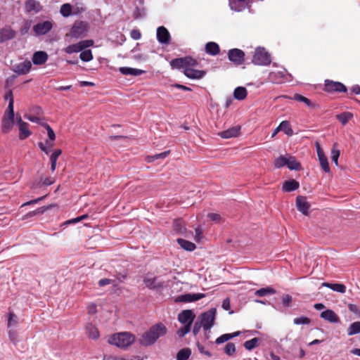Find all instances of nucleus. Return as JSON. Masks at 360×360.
Segmentation results:
<instances>
[{
	"mask_svg": "<svg viewBox=\"0 0 360 360\" xmlns=\"http://www.w3.org/2000/svg\"><path fill=\"white\" fill-rule=\"evenodd\" d=\"M167 333L166 326L162 323H158L144 332L139 342L143 346H150L154 345L159 338L165 335Z\"/></svg>",
	"mask_w": 360,
	"mask_h": 360,
	"instance_id": "nucleus-1",
	"label": "nucleus"
},
{
	"mask_svg": "<svg viewBox=\"0 0 360 360\" xmlns=\"http://www.w3.org/2000/svg\"><path fill=\"white\" fill-rule=\"evenodd\" d=\"M215 316L216 309L214 308L199 315L193 328V335H197L200 328H202L205 332V338H208V333H210L211 328L214 324Z\"/></svg>",
	"mask_w": 360,
	"mask_h": 360,
	"instance_id": "nucleus-2",
	"label": "nucleus"
},
{
	"mask_svg": "<svg viewBox=\"0 0 360 360\" xmlns=\"http://www.w3.org/2000/svg\"><path fill=\"white\" fill-rule=\"evenodd\" d=\"M136 340V336L130 332H120L108 336V344L120 349H125L131 346Z\"/></svg>",
	"mask_w": 360,
	"mask_h": 360,
	"instance_id": "nucleus-3",
	"label": "nucleus"
},
{
	"mask_svg": "<svg viewBox=\"0 0 360 360\" xmlns=\"http://www.w3.org/2000/svg\"><path fill=\"white\" fill-rule=\"evenodd\" d=\"M42 126L46 129L48 139L45 143L39 142L38 146L39 148L44 152L46 154H49L50 149L54 146V141L56 139V134L52 128L46 123L42 124Z\"/></svg>",
	"mask_w": 360,
	"mask_h": 360,
	"instance_id": "nucleus-4",
	"label": "nucleus"
},
{
	"mask_svg": "<svg viewBox=\"0 0 360 360\" xmlns=\"http://www.w3.org/2000/svg\"><path fill=\"white\" fill-rule=\"evenodd\" d=\"M88 31V25L83 21H77L72 25L70 33L66 34V37L72 39H78L84 37Z\"/></svg>",
	"mask_w": 360,
	"mask_h": 360,
	"instance_id": "nucleus-5",
	"label": "nucleus"
},
{
	"mask_svg": "<svg viewBox=\"0 0 360 360\" xmlns=\"http://www.w3.org/2000/svg\"><path fill=\"white\" fill-rule=\"evenodd\" d=\"M14 119V110L13 108V102L8 103V109L2 120V130L4 132H8L13 127Z\"/></svg>",
	"mask_w": 360,
	"mask_h": 360,
	"instance_id": "nucleus-6",
	"label": "nucleus"
},
{
	"mask_svg": "<svg viewBox=\"0 0 360 360\" xmlns=\"http://www.w3.org/2000/svg\"><path fill=\"white\" fill-rule=\"evenodd\" d=\"M255 65H266L271 63L270 55L263 48L256 49L252 58Z\"/></svg>",
	"mask_w": 360,
	"mask_h": 360,
	"instance_id": "nucleus-7",
	"label": "nucleus"
},
{
	"mask_svg": "<svg viewBox=\"0 0 360 360\" xmlns=\"http://www.w3.org/2000/svg\"><path fill=\"white\" fill-rule=\"evenodd\" d=\"M196 60L191 57L176 58L170 62V65L172 68H182L184 70L186 69V68H187L188 65H196Z\"/></svg>",
	"mask_w": 360,
	"mask_h": 360,
	"instance_id": "nucleus-8",
	"label": "nucleus"
},
{
	"mask_svg": "<svg viewBox=\"0 0 360 360\" xmlns=\"http://www.w3.org/2000/svg\"><path fill=\"white\" fill-rule=\"evenodd\" d=\"M143 282L146 286L150 289H158L169 287L168 283L164 281H160L159 278L152 276H147L145 277Z\"/></svg>",
	"mask_w": 360,
	"mask_h": 360,
	"instance_id": "nucleus-9",
	"label": "nucleus"
},
{
	"mask_svg": "<svg viewBox=\"0 0 360 360\" xmlns=\"http://www.w3.org/2000/svg\"><path fill=\"white\" fill-rule=\"evenodd\" d=\"M315 146H316V150L318 159H319V161L321 168L323 169V170L325 172L329 173L330 172V169L328 158H327L326 155H325L323 150L321 147L319 142H316Z\"/></svg>",
	"mask_w": 360,
	"mask_h": 360,
	"instance_id": "nucleus-10",
	"label": "nucleus"
},
{
	"mask_svg": "<svg viewBox=\"0 0 360 360\" xmlns=\"http://www.w3.org/2000/svg\"><path fill=\"white\" fill-rule=\"evenodd\" d=\"M195 318V314L191 309H186L181 311L178 315V321L184 326L191 327Z\"/></svg>",
	"mask_w": 360,
	"mask_h": 360,
	"instance_id": "nucleus-11",
	"label": "nucleus"
},
{
	"mask_svg": "<svg viewBox=\"0 0 360 360\" xmlns=\"http://www.w3.org/2000/svg\"><path fill=\"white\" fill-rule=\"evenodd\" d=\"M325 90L328 92H345L347 91V88L340 82L326 80Z\"/></svg>",
	"mask_w": 360,
	"mask_h": 360,
	"instance_id": "nucleus-12",
	"label": "nucleus"
},
{
	"mask_svg": "<svg viewBox=\"0 0 360 360\" xmlns=\"http://www.w3.org/2000/svg\"><path fill=\"white\" fill-rule=\"evenodd\" d=\"M52 27L53 24L51 21L40 22L33 27V31L37 35H44L48 33Z\"/></svg>",
	"mask_w": 360,
	"mask_h": 360,
	"instance_id": "nucleus-13",
	"label": "nucleus"
},
{
	"mask_svg": "<svg viewBox=\"0 0 360 360\" xmlns=\"http://www.w3.org/2000/svg\"><path fill=\"white\" fill-rule=\"evenodd\" d=\"M228 57L230 61L236 65H240L244 60L245 53L238 49H233L229 50Z\"/></svg>",
	"mask_w": 360,
	"mask_h": 360,
	"instance_id": "nucleus-14",
	"label": "nucleus"
},
{
	"mask_svg": "<svg viewBox=\"0 0 360 360\" xmlns=\"http://www.w3.org/2000/svg\"><path fill=\"white\" fill-rule=\"evenodd\" d=\"M205 297L203 293H187L179 295L175 298L176 302H192Z\"/></svg>",
	"mask_w": 360,
	"mask_h": 360,
	"instance_id": "nucleus-15",
	"label": "nucleus"
},
{
	"mask_svg": "<svg viewBox=\"0 0 360 360\" xmlns=\"http://www.w3.org/2000/svg\"><path fill=\"white\" fill-rule=\"evenodd\" d=\"M17 124L20 131V139L24 140L32 134L31 131L29 129V124L24 122L20 117L17 119Z\"/></svg>",
	"mask_w": 360,
	"mask_h": 360,
	"instance_id": "nucleus-16",
	"label": "nucleus"
},
{
	"mask_svg": "<svg viewBox=\"0 0 360 360\" xmlns=\"http://www.w3.org/2000/svg\"><path fill=\"white\" fill-rule=\"evenodd\" d=\"M296 206L297 210L304 215H308L310 208V204L307 198L304 196H297L296 198Z\"/></svg>",
	"mask_w": 360,
	"mask_h": 360,
	"instance_id": "nucleus-17",
	"label": "nucleus"
},
{
	"mask_svg": "<svg viewBox=\"0 0 360 360\" xmlns=\"http://www.w3.org/2000/svg\"><path fill=\"white\" fill-rule=\"evenodd\" d=\"M193 66L194 65H188L184 70V75L190 79H201L205 75V72L195 70L193 68Z\"/></svg>",
	"mask_w": 360,
	"mask_h": 360,
	"instance_id": "nucleus-18",
	"label": "nucleus"
},
{
	"mask_svg": "<svg viewBox=\"0 0 360 360\" xmlns=\"http://www.w3.org/2000/svg\"><path fill=\"white\" fill-rule=\"evenodd\" d=\"M32 68V63L30 60L22 61L13 67V71L18 75H25L28 73Z\"/></svg>",
	"mask_w": 360,
	"mask_h": 360,
	"instance_id": "nucleus-19",
	"label": "nucleus"
},
{
	"mask_svg": "<svg viewBox=\"0 0 360 360\" xmlns=\"http://www.w3.org/2000/svg\"><path fill=\"white\" fill-rule=\"evenodd\" d=\"M157 39L161 44H169L170 35L168 30L165 27H160L157 30Z\"/></svg>",
	"mask_w": 360,
	"mask_h": 360,
	"instance_id": "nucleus-20",
	"label": "nucleus"
},
{
	"mask_svg": "<svg viewBox=\"0 0 360 360\" xmlns=\"http://www.w3.org/2000/svg\"><path fill=\"white\" fill-rule=\"evenodd\" d=\"M25 8L27 12L32 13H37L41 10L40 3L36 0H27Z\"/></svg>",
	"mask_w": 360,
	"mask_h": 360,
	"instance_id": "nucleus-21",
	"label": "nucleus"
},
{
	"mask_svg": "<svg viewBox=\"0 0 360 360\" xmlns=\"http://www.w3.org/2000/svg\"><path fill=\"white\" fill-rule=\"evenodd\" d=\"M321 317L333 323H338L340 321L338 316L331 309H327L322 311L321 313Z\"/></svg>",
	"mask_w": 360,
	"mask_h": 360,
	"instance_id": "nucleus-22",
	"label": "nucleus"
},
{
	"mask_svg": "<svg viewBox=\"0 0 360 360\" xmlns=\"http://www.w3.org/2000/svg\"><path fill=\"white\" fill-rule=\"evenodd\" d=\"M49 56L45 51H39L32 56V62L34 65H43L48 60Z\"/></svg>",
	"mask_w": 360,
	"mask_h": 360,
	"instance_id": "nucleus-23",
	"label": "nucleus"
},
{
	"mask_svg": "<svg viewBox=\"0 0 360 360\" xmlns=\"http://www.w3.org/2000/svg\"><path fill=\"white\" fill-rule=\"evenodd\" d=\"M240 127H233L227 130L219 132L218 134L223 139H230L237 136L239 134Z\"/></svg>",
	"mask_w": 360,
	"mask_h": 360,
	"instance_id": "nucleus-24",
	"label": "nucleus"
},
{
	"mask_svg": "<svg viewBox=\"0 0 360 360\" xmlns=\"http://www.w3.org/2000/svg\"><path fill=\"white\" fill-rule=\"evenodd\" d=\"M300 186L299 182L295 181V179H290L285 181L282 186V190L284 192H291L297 190Z\"/></svg>",
	"mask_w": 360,
	"mask_h": 360,
	"instance_id": "nucleus-25",
	"label": "nucleus"
},
{
	"mask_svg": "<svg viewBox=\"0 0 360 360\" xmlns=\"http://www.w3.org/2000/svg\"><path fill=\"white\" fill-rule=\"evenodd\" d=\"M119 71L124 75H134V76H139L145 72L144 70L133 68H128V67H121L119 68Z\"/></svg>",
	"mask_w": 360,
	"mask_h": 360,
	"instance_id": "nucleus-26",
	"label": "nucleus"
},
{
	"mask_svg": "<svg viewBox=\"0 0 360 360\" xmlns=\"http://www.w3.org/2000/svg\"><path fill=\"white\" fill-rule=\"evenodd\" d=\"M287 167L290 170H300L301 169L300 163L297 159L290 155H287Z\"/></svg>",
	"mask_w": 360,
	"mask_h": 360,
	"instance_id": "nucleus-27",
	"label": "nucleus"
},
{
	"mask_svg": "<svg viewBox=\"0 0 360 360\" xmlns=\"http://www.w3.org/2000/svg\"><path fill=\"white\" fill-rule=\"evenodd\" d=\"M64 52L67 54H72L81 52L83 51L80 41L70 44L63 49Z\"/></svg>",
	"mask_w": 360,
	"mask_h": 360,
	"instance_id": "nucleus-28",
	"label": "nucleus"
},
{
	"mask_svg": "<svg viewBox=\"0 0 360 360\" xmlns=\"http://www.w3.org/2000/svg\"><path fill=\"white\" fill-rule=\"evenodd\" d=\"M229 1L231 10L241 11L245 9V2L246 0H229Z\"/></svg>",
	"mask_w": 360,
	"mask_h": 360,
	"instance_id": "nucleus-29",
	"label": "nucleus"
},
{
	"mask_svg": "<svg viewBox=\"0 0 360 360\" xmlns=\"http://www.w3.org/2000/svg\"><path fill=\"white\" fill-rule=\"evenodd\" d=\"M322 286L328 287L331 290L340 292L345 293L346 292V286L341 283H323L321 284Z\"/></svg>",
	"mask_w": 360,
	"mask_h": 360,
	"instance_id": "nucleus-30",
	"label": "nucleus"
},
{
	"mask_svg": "<svg viewBox=\"0 0 360 360\" xmlns=\"http://www.w3.org/2000/svg\"><path fill=\"white\" fill-rule=\"evenodd\" d=\"M206 52L212 56H216L219 53V46L215 42H208L205 46Z\"/></svg>",
	"mask_w": 360,
	"mask_h": 360,
	"instance_id": "nucleus-31",
	"label": "nucleus"
},
{
	"mask_svg": "<svg viewBox=\"0 0 360 360\" xmlns=\"http://www.w3.org/2000/svg\"><path fill=\"white\" fill-rule=\"evenodd\" d=\"M353 113L350 112H344L336 115V119L341 122L342 125H345L352 117Z\"/></svg>",
	"mask_w": 360,
	"mask_h": 360,
	"instance_id": "nucleus-32",
	"label": "nucleus"
},
{
	"mask_svg": "<svg viewBox=\"0 0 360 360\" xmlns=\"http://www.w3.org/2000/svg\"><path fill=\"white\" fill-rule=\"evenodd\" d=\"M61 153L62 150L60 149H56L50 155L51 169L52 172H54L56 169L57 160L60 155Z\"/></svg>",
	"mask_w": 360,
	"mask_h": 360,
	"instance_id": "nucleus-33",
	"label": "nucleus"
},
{
	"mask_svg": "<svg viewBox=\"0 0 360 360\" xmlns=\"http://www.w3.org/2000/svg\"><path fill=\"white\" fill-rule=\"evenodd\" d=\"M177 243L184 250L187 251H193L196 248L193 243L184 239H178Z\"/></svg>",
	"mask_w": 360,
	"mask_h": 360,
	"instance_id": "nucleus-34",
	"label": "nucleus"
},
{
	"mask_svg": "<svg viewBox=\"0 0 360 360\" xmlns=\"http://www.w3.org/2000/svg\"><path fill=\"white\" fill-rule=\"evenodd\" d=\"M86 330L89 338L96 340L99 338V332L98 329L91 324H89L86 327Z\"/></svg>",
	"mask_w": 360,
	"mask_h": 360,
	"instance_id": "nucleus-35",
	"label": "nucleus"
},
{
	"mask_svg": "<svg viewBox=\"0 0 360 360\" xmlns=\"http://www.w3.org/2000/svg\"><path fill=\"white\" fill-rule=\"evenodd\" d=\"M138 46H139V44H137L135 48H134L131 51V53L133 54L131 56L132 58H134L136 61L146 60L148 58V56L144 53H137L139 51Z\"/></svg>",
	"mask_w": 360,
	"mask_h": 360,
	"instance_id": "nucleus-36",
	"label": "nucleus"
},
{
	"mask_svg": "<svg viewBox=\"0 0 360 360\" xmlns=\"http://www.w3.org/2000/svg\"><path fill=\"white\" fill-rule=\"evenodd\" d=\"M358 333H360V321H355L347 328V334L348 335H353Z\"/></svg>",
	"mask_w": 360,
	"mask_h": 360,
	"instance_id": "nucleus-37",
	"label": "nucleus"
},
{
	"mask_svg": "<svg viewBox=\"0 0 360 360\" xmlns=\"http://www.w3.org/2000/svg\"><path fill=\"white\" fill-rule=\"evenodd\" d=\"M50 207H51V206H49V207H39V208L37 209L34 211L30 212L29 213L26 214L25 216L22 217V219L24 220V219H27L29 217H34V216H36L37 214H41L45 211L49 210Z\"/></svg>",
	"mask_w": 360,
	"mask_h": 360,
	"instance_id": "nucleus-38",
	"label": "nucleus"
},
{
	"mask_svg": "<svg viewBox=\"0 0 360 360\" xmlns=\"http://www.w3.org/2000/svg\"><path fill=\"white\" fill-rule=\"evenodd\" d=\"M234 98L238 100L244 99L247 95V91L245 87H237L233 92Z\"/></svg>",
	"mask_w": 360,
	"mask_h": 360,
	"instance_id": "nucleus-39",
	"label": "nucleus"
},
{
	"mask_svg": "<svg viewBox=\"0 0 360 360\" xmlns=\"http://www.w3.org/2000/svg\"><path fill=\"white\" fill-rule=\"evenodd\" d=\"M279 129L281 131H283L288 136H292L293 134V131L290 127V123L288 121H283L279 124Z\"/></svg>",
	"mask_w": 360,
	"mask_h": 360,
	"instance_id": "nucleus-40",
	"label": "nucleus"
},
{
	"mask_svg": "<svg viewBox=\"0 0 360 360\" xmlns=\"http://www.w3.org/2000/svg\"><path fill=\"white\" fill-rule=\"evenodd\" d=\"M275 293V290L274 288L267 287L264 288H261L258 290H256L255 292V295L259 296V297H264L269 295H273Z\"/></svg>",
	"mask_w": 360,
	"mask_h": 360,
	"instance_id": "nucleus-41",
	"label": "nucleus"
},
{
	"mask_svg": "<svg viewBox=\"0 0 360 360\" xmlns=\"http://www.w3.org/2000/svg\"><path fill=\"white\" fill-rule=\"evenodd\" d=\"M340 155V151L338 148V144L335 143L331 149V159L335 165H338V158Z\"/></svg>",
	"mask_w": 360,
	"mask_h": 360,
	"instance_id": "nucleus-42",
	"label": "nucleus"
},
{
	"mask_svg": "<svg viewBox=\"0 0 360 360\" xmlns=\"http://www.w3.org/2000/svg\"><path fill=\"white\" fill-rule=\"evenodd\" d=\"M239 333H240V332H236V333H230V334H224V335H221L220 337H219L216 340V343L217 344L224 343V342L228 341L229 340H230L231 338L238 336L239 335Z\"/></svg>",
	"mask_w": 360,
	"mask_h": 360,
	"instance_id": "nucleus-43",
	"label": "nucleus"
},
{
	"mask_svg": "<svg viewBox=\"0 0 360 360\" xmlns=\"http://www.w3.org/2000/svg\"><path fill=\"white\" fill-rule=\"evenodd\" d=\"M93 58L94 57H93L92 52L89 49H87V50L84 49L83 51H81L80 55H79V58L84 62H89L91 60H93Z\"/></svg>",
	"mask_w": 360,
	"mask_h": 360,
	"instance_id": "nucleus-44",
	"label": "nucleus"
},
{
	"mask_svg": "<svg viewBox=\"0 0 360 360\" xmlns=\"http://www.w3.org/2000/svg\"><path fill=\"white\" fill-rule=\"evenodd\" d=\"M274 165L276 168H281L287 166V155H280L275 159Z\"/></svg>",
	"mask_w": 360,
	"mask_h": 360,
	"instance_id": "nucleus-45",
	"label": "nucleus"
},
{
	"mask_svg": "<svg viewBox=\"0 0 360 360\" xmlns=\"http://www.w3.org/2000/svg\"><path fill=\"white\" fill-rule=\"evenodd\" d=\"M191 354V352L190 349H188V348L182 349L177 353L176 359L177 360H187L189 358Z\"/></svg>",
	"mask_w": 360,
	"mask_h": 360,
	"instance_id": "nucleus-46",
	"label": "nucleus"
},
{
	"mask_svg": "<svg viewBox=\"0 0 360 360\" xmlns=\"http://www.w3.org/2000/svg\"><path fill=\"white\" fill-rule=\"evenodd\" d=\"M293 98L297 101L303 102L308 107L314 108L315 106V105L312 103L309 99L302 95L295 94Z\"/></svg>",
	"mask_w": 360,
	"mask_h": 360,
	"instance_id": "nucleus-47",
	"label": "nucleus"
},
{
	"mask_svg": "<svg viewBox=\"0 0 360 360\" xmlns=\"http://www.w3.org/2000/svg\"><path fill=\"white\" fill-rule=\"evenodd\" d=\"M72 6L70 4H65L61 6L60 12L63 17H68L72 14Z\"/></svg>",
	"mask_w": 360,
	"mask_h": 360,
	"instance_id": "nucleus-48",
	"label": "nucleus"
},
{
	"mask_svg": "<svg viewBox=\"0 0 360 360\" xmlns=\"http://www.w3.org/2000/svg\"><path fill=\"white\" fill-rule=\"evenodd\" d=\"M18 322L17 316L13 313L10 312L8 314V328H11L12 326L16 325Z\"/></svg>",
	"mask_w": 360,
	"mask_h": 360,
	"instance_id": "nucleus-49",
	"label": "nucleus"
},
{
	"mask_svg": "<svg viewBox=\"0 0 360 360\" xmlns=\"http://www.w3.org/2000/svg\"><path fill=\"white\" fill-rule=\"evenodd\" d=\"M168 154H169V151H165L163 153L155 155L153 156H149L147 158V161L148 162H153L157 159H159V158H165L168 155Z\"/></svg>",
	"mask_w": 360,
	"mask_h": 360,
	"instance_id": "nucleus-50",
	"label": "nucleus"
},
{
	"mask_svg": "<svg viewBox=\"0 0 360 360\" xmlns=\"http://www.w3.org/2000/svg\"><path fill=\"white\" fill-rule=\"evenodd\" d=\"M293 322L296 325L309 324L310 323V319L305 316H301V317L295 318L294 319Z\"/></svg>",
	"mask_w": 360,
	"mask_h": 360,
	"instance_id": "nucleus-51",
	"label": "nucleus"
},
{
	"mask_svg": "<svg viewBox=\"0 0 360 360\" xmlns=\"http://www.w3.org/2000/svg\"><path fill=\"white\" fill-rule=\"evenodd\" d=\"M191 330V327L188 326H184L182 328L177 330V335L179 337H184L185 335L188 333Z\"/></svg>",
	"mask_w": 360,
	"mask_h": 360,
	"instance_id": "nucleus-52",
	"label": "nucleus"
},
{
	"mask_svg": "<svg viewBox=\"0 0 360 360\" xmlns=\"http://www.w3.org/2000/svg\"><path fill=\"white\" fill-rule=\"evenodd\" d=\"M225 353L228 355L233 354L236 351V347L233 343H228L224 349Z\"/></svg>",
	"mask_w": 360,
	"mask_h": 360,
	"instance_id": "nucleus-53",
	"label": "nucleus"
},
{
	"mask_svg": "<svg viewBox=\"0 0 360 360\" xmlns=\"http://www.w3.org/2000/svg\"><path fill=\"white\" fill-rule=\"evenodd\" d=\"M25 117L27 120H30V121H31V122H36V123H37V124H41V126H42V124H44V123H45V122H44L42 121V120H41V119H40L39 117H36V116H32V115H25Z\"/></svg>",
	"mask_w": 360,
	"mask_h": 360,
	"instance_id": "nucleus-54",
	"label": "nucleus"
},
{
	"mask_svg": "<svg viewBox=\"0 0 360 360\" xmlns=\"http://www.w3.org/2000/svg\"><path fill=\"white\" fill-rule=\"evenodd\" d=\"M261 340L258 338H254L249 340V350L257 347Z\"/></svg>",
	"mask_w": 360,
	"mask_h": 360,
	"instance_id": "nucleus-55",
	"label": "nucleus"
},
{
	"mask_svg": "<svg viewBox=\"0 0 360 360\" xmlns=\"http://www.w3.org/2000/svg\"><path fill=\"white\" fill-rule=\"evenodd\" d=\"M103 360H133L129 359L127 356H109L104 357Z\"/></svg>",
	"mask_w": 360,
	"mask_h": 360,
	"instance_id": "nucleus-56",
	"label": "nucleus"
},
{
	"mask_svg": "<svg viewBox=\"0 0 360 360\" xmlns=\"http://www.w3.org/2000/svg\"><path fill=\"white\" fill-rule=\"evenodd\" d=\"M207 217L213 221L219 223L221 221V217L218 213H210Z\"/></svg>",
	"mask_w": 360,
	"mask_h": 360,
	"instance_id": "nucleus-57",
	"label": "nucleus"
},
{
	"mask_svg": "<svg viewBox=\"0 0 360 360\" xmlns=\"http://www.w3.org/2000/svg\"><path fill=\"white\" fill-rule=\"evenodd\" d=\"M8 337L10 340L13 343H15L18 341V333L14 330H9Z\"/></svg>",
	"mask_w": 360,
	"mask_h": 360,
	"instance_id": "nucleus-58",
	"label": "nucleus"
},
{
	"mask_svg": "<svg viewBox=\"0 0 360 360\" xmlns=\"http://www.w3.org/2000/svg\"><path fill=\"white\" fill-rule=\"evenodd\" d=\"M202 238V230L200 228L195 229L194 240L196 242H200Z\"/></svg>",
	"mask_w": 360,
	"mask_h": 360,
	"instance_id": "nucleus-59",
	"label": "nucleus"
},
{
	"mask_svg": "<svg viewBox=\"0 0 360 360\" xmlns=\"http://www.w3.org/2000/svg\"><path fill=\"white\" fill-rule=\"evenodd\" d=\"M79 41L81 43L83 50L90 46H92L94 44V41L92 39L82 40Z\"/></svg>",
	"mask_w": 360,
	"mask_h": 360,
	"instance_id": "nucleus-60",
	"label": "nucleus"
},
{
	"mask_svg": "<svg viewBox=\"0 0 360 360\" xmlns=\"http://www.w3.org/2000/svg\"><path fill=\"white\" fill-rule=\"evenodd\" d=\"M130 36L133 39L138 40L141 39V34L138 30H132L130 33Z\"/></svg>",
	"mask_w": 360,
	"mask_h": 360,
	"instance_id": "nucleus-61",
	"label": "nucleus"
},
{
	"mask_svg": "<svg viewBox=\"0 0 360 360\" xmlns=\"http://www.w3.org/2000/svg\"><path fill=\"white\" fill-rule=\"evenodd\" d=\"M197 347H198V349L199 350V352L201 353V354H203L207 356H211V354L210 352L207 351L205 347L201 345L200 344L198 343L197 344Z\"/></svg>",
	"mask_w": 360,
	"mask_h": 360,
	"instance_id": "nucleus-62",
	"label": "nucleus"
},
{
	"mask_svg": "<svg viewBox=\"0 0 360 360\" xmlns=\"http://www.w3.org/2000/svg\"><path fill=\"white\" fill-rule=\"evenodd\" d=\"M292 301V297L289 295H285L282 298L283 304L285 306H289Z\"/></svg>",
	"mask_w": 360,
	"mask_h": 360,
	"instance_id": "nucleus-63",
	"label": "nucleus"
},
{
	"mask_svg": "<svg viewBox=\"0 0 360 360\" xmlns=\"http://www.w3.org/2000/svg\"><path fill=\"white\" fill-rule=\"evenodd\" d=\"M88 312L91 314H94L97 312V307L95 304H91L88 307Z\"/></svg>",
	"mask_w": 360,
	"mask_h": 360,
	"instance_id": "nucleus-64",
	"label": "nucleus"
}]
</instances>
